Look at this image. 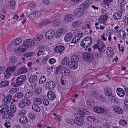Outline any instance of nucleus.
Listing matches in <instances>:
<instances>
[{"label": "nucleus", "instance_id": "774afa93", "mask_svg": "<svg viewBox=\"0 0 128 128\" xmlns=\"http://www.w3.org/2000/svg\"><path fill=\"white\" fill-rule=\"evenodd\" d=\"M10 101H8V99L6 97L4 98L2 100V102L6 104H8L10 102Z\"/></svg>", "mask_w": 128, "mask_h": 128}, {"label": "nucleus", "instance_id": "f257e3e1", "mask_svg": "<svg viewBox=\"0 0 128 128\" xmlns=\"http://www.w3.org/2000/svg\"><path fill=\"white\" fill-rule=\"evenodd\" d=\"M34 45V40H26L23 42V45L20 46L15 52L17 53L23 52L26 50L28 47H30Z\"/></svg>", "mask_w": 128, "mask_h": 128}, {"label": "nucleus", "instance_id": "e433bc0d", "mask_svg": "<svg viewBox=\"0 0 128 128\" xmlns=\"http://www.w3.org/2000/svg\"><path fill=\"white\" fill-rule=\"evenodd\" d=\"M81 24L80 22L76 20L74 21L72 23V25L73 27L76 28L79 26Z\"/></svg>", "mask_w": 128, "mask_h": 128}, {"label": "nucleus", "instance_id": "4be33fe9", "mask_svg": "<svg viewBox=\"0 0 128 128\" xmlns=\"http://www.w3.org/2000/svg\"><path fill=\"white\" fill-rule=\"evenodd\" d=\"M17 61L15 56H12L9 58V63L10 64L13 65L16 63Z\"/></svg>", "mask_w": 128, "mask_h": 128}, {"label": "nucleus", "instance_id": "393cba45", "mask_svg": "<svg viewBox=\"0 0 128 128\" xmlns=\"http://www.w3.org/2000/svg\"><path fill=\"white\" fill-rule=\"evenodd\" d=\"M21 41V39L20 38H18L12 40V44L14 46L20 44Z\"/></svg>", "mask_w": 128, "mask_h": 128}, {"label": "nucleus", "instance_id": "0e129e2a", "mask_svg": "<svg viewBox=\"0 0 128 128\" xmlns=\"http://www.w3.org/2000/svg\"><path fill=\"white\" fill-rule=\"evenodd\" d=\"M43 103L44 105L47 106L49 104V102L48 100L46 99L43 101Z\"/></svg>", "mask_w": 128, "mask_h": 128}, {"label": "nucleus", "instance_id": "de8ad7c7", "mask_svg": "<svg viewBox=\"0 0 128 128\" xmlns=\"http://www.w3.org/2000/svg\"><path fill=\"white\" fill-rule=\"evenodd\" d=\"M100 18L103 20V21L104 22L107 20L108 18V16L106 15H103Z\"/></svg>", "mask_w": 128, "mask_h": 128}, {"label": "nucleus", "instance_id": "603ef678", "mask_svg": "<svg viewBox=\"0 0 128 128\" xmlns=\"http://www.w3.org/2000/svg\"><path fill=\"white\" fill-rule=\"evenodd\" d=\"M119 124L123 126L126 125L127 124V122L125 120H121L119 121Z\"/></svg>", "mask_w": 128, "mask_h": 128}, {"label": "nucleus", "instance_id": "6e6d98bb", "mask_svg": "<svg viewBox=\"0 0 128 128\" xmlns=\"http://www.w3.org/2000/svg\"><path fill=\"white\" fill-rule=\"evenodd\" d=\"M86 103L88 105H92L94 103V101L92 100H88L86 101Z\"/></svg>", "mask_w": 128, "mask_h": 128}, {"label": "nucleus", "instance_id": "72a5a7b5", "mask_svg": "<svg viewBox=\"0 0 128 128\" xmlns=\"http://www.w3.org/2000/svg\"><path fill=\"white\" fill-rule=\"evenodd\" d=\"M33 93L30 90H29L27 91L26 94H25L24 97L25 98H28L32 96Z\"/></svg>", "mask_w": 128, "mask_h": 128}, {"label": "nucleus", "instance_id": "864d4df0", "mask_svg": "<svg viewBox=\"0 0 128 128\" xmlns=\"http://www.w3.org/2000/svg\"><path fill=\"white\" fill-rule=\"evenodd\" d=\"M42 37L41 36H38L36 38H34V40L36 41H38L40 40L42 38Z\"/></svg>", "mask_w": 128, "mask_h": 128}, {"label": "nucleus", "instance_id": "8fccbe9b", "mask_svg": "<svg viewBox=\"0 0 128 128\" xmlns=\"http://www.w3.org/2000/svg\"><path fill=\"white\" fill-rule=\"evenodd\" d=\"M60 70H61V65H59L56 68V71L55 72V74H58Z\"/></svg>", "mask_w": 128, "mask_h": 128}, {"label": "nucleus", "instance_id": "a878e982", "mask_svg": "<svg viewBox=\"0 0 128 128\" xmlns=\"http://www.w3.org/2000/svg\"><path fill=\"white\" fill-rule=\"evenodd\" d=\"M37 77L36 75H33L29 78V82L31 83H33L37 80Z\"/></svg>", "mask_w": 128, "mask_h": 128}, {"label": "nucleus", "instance_id": "c9c22d12", "mask_svg": "<svg viewBox=\"0 0 128 128\" xmlns=\"http://www.w3.org/2000/svg\"><path fill=\"white\" fill-rule=\"evenodd\" d=\"M69 62L68 58H65L62 60V64L64 66H66L68 65Z\"/></svg>", "mask_w": 128, "mask_h": 128}, {"label": "nucleus", "instance_id": "052dcab7", "mask_svg": "<svg viewBox=\"0 0 128 128\" xmlns=\"http://www.w3.org/2000/svg\"><path fill=\"white\" fill-rule=\"evenodd\" d=\"M18 90L17 88H13L11 89L10 90V92L11 93L14 94Z\"/></svg>", "mask_w": 128, "mask_h": 128}, {"label": "nucleus", "instance_id": "338daca9", "mask_svg": "<svg viewBox=\"0 0 128 128\" xmlns=\"http://www.w3.org/2000/svg\"><path fill=\"white\" fill-rule=\"evenodd\" d=\"M78 67V65L77 64V63H75V64L72 67V66L70 67V69H72L75 70Z\"/></svg>", "mask_w": 128, "mask_h": 128}, {"label": "nucleus", "instance_id": "c03bdc74", "mask_svg": "<svg viewBox=\"0 0 128 128\" xmlns=\"http://www.w3.org/2000/svg\"><path fill=\"white\" fill-rule=\"evenodd\" d=\"M46 78L45 76H42L39 80V83L40 84H42L46 81Z\"/></svg>", "mask_w": 128, "mask_h": 128}, {"label": "nucleus", "instance_id": "dca6fc26", "mask_svg": "<svg viewBox=\"0 0 128 128\" xmlns=\"http://www.w3.org/2000/svg\"><path fill=\"white\" fill-rule=\"evenodd\" d=\"M28 71L27 68L25 67H22L19 69L17 70V73L20 74L27 72Z\"/></svg>", "mask_w": 128, "mask_h": 128}, {"label": "nucleus", "instance_id": "39448f33", "mask_svg": "<svg viewBox=\"0 0 128 128\" xmlns=\"http://www.w3.org/2000/svg\"><path fill=\"white\" fill-rule=\"evenodd\" d=\"M45 86L47 89L51 90H54L56 87L55 82L52 80L48 82Z\"/></svg>", "mask_w": 128, "mask_h": 128}, {"label": "nucleus", "instance_id": "ea45409f", "mask_svg": "<svg viewBox=\"0 0 128 128\" xmlns=\"http://www.w3.org/2000/svg\"><path fill=\"white\" fill-rule=\"evenodd\" d=\"M106 53L107 54L109 53V55L110 56H112V55H113L114 54V52L112 49H111V48L109 47L107 48V51H106Z\"/></svg>", "mask_w": 128, "mask_h": 128}, {"label": "nucleus", "instance_id": "aec40b11", "mask_svg": "<svg viewBox=\"0 0 128 128\" xmlns=\"http://www.w3.org/2000/svg\"><path fill=\"white\" fill-rule=\"evenodd\" d=\"M85 40H86V42L87 45L86 46V48H88L92 44V39L90 36L86 37L84 38Z\"/></svg>", "mask_w": 128, "mask_h": 128}, {"label": "nucleus", "instance_id": "c756f323", "mask_svg": "<svg viewBox=\"0 0 128 128\" xmlns=\"http://www.w3.org/2000/svg\"><path fill=\"white\" fill-rule=\"evenodd\" d=\"M118 36L120 37L121 36V35H122V37H121V38L124 39L126 38V35L125 32L122 30H120L118 33Z\"/></svg>", "mask_w": 128, "mask_h": 128}, {"label": "nucleus", "instance_id": "09e8293b", "mask_svg": "<svg viewBox=\"0 0 128 128\" xmlns=\"http://www.w3.org/2000/svg\"><path fill=\"white\" fill-rule=\"evenodd\" d=\"M125 0H118V2L120 3L121 5L120 6H125Z\"/></svg>", "mask_w": 128, "mask_h": 128}, {"label": "nucleus", "instance_id": "f8f14e48", "mask_svg": "<svg viewBox=\"0 0 128 128\" xmlns=\"http://www.w3.org/2000/svg\"><path fill=\"white\" fill-rule=\"evenodd\" d=\"M47 95L48 98L51 100H54L56 98L54 93L51 90L49 91L48 92Z\"/></svg>", "mask_w": 128, "mask_h": 128}, {"label": "nucleus", "instance_id": "6ab92c4d", "mask_svg": "<svg viewBox=\"0 0 128 128\" xmlns=\"http://www.w3.org/2000/svg\"><path fill=\"white\" fill-rule=\"evenodd\" d=\"M114 110L119 114H122L123 112L122 109L120 107L116 106H112Z\"/></svg>", "mask_w": 128, "mask_h": 128}, {"label": "nucleus", "instance_id": "49530a36", "mask_svg": "<svg viewBox=\"0 0 128 128\" xmlns=\"http://www.w3.org/2000/svg\"><path fill=\"white\" fill-rule=\"evenodd\" d=\"M16 5V2L13 0L10 1V8L13 9L15 7Z\"/></svg>", "mask_w": 128, "mask_h": 128}, {"label": "nucleus", "instance_id": "412c9836", "mask_svg": "<svg viewBox=\"0 0 128 128\" xmlns=\"http://www.w3.org/2000/svg\"><path fill=\"white\" fill-rule=\"evenodd\" d=\"M84 61H86L87 62H91L93 61L94 59V56H82Z\"/></svg>", "mask_w": 128, "mask_h": 128}, {"label": "nucleus", "instance_id": "5fc2aeb1", "mask_svg": "<svg viewBox=\"0 0 128 128\" xmlns=\"http://www.w3.org/2000/svg\"><path fill=\"white\" fill-rule=\"evenodd\" d=\"M99 99L102 102H104L106 101V99L103 95H100L99 98Z\"/></svg>", "mask_w": 128, "mask_h": 128}, {"label": "nucleus", "instance_id": "4c0bfd02", "mask_svg": "<svg viewBox=\"0 0 128 128\" xmlns=\"http://www.w3.org/2000/svg\"><path fill=\"white\" fill-rule=\"evenodd\" d=\"M90 4L87 2H85L81 4L80 5L81 7L84 8V9H86L88 8V6Z\"/></svg>", "mask_w": 128, "mask_h": 128}, {"label": "nucleus", "instance_id": "37998d69", "mask_svg": "<svg viewBox=\"0 0 128 128\" xmlns=\"http://www.w3.org/2000/svg\"><path fill=\"white\" fill-rule=\"evenodd\" d=\"M87 45V44L86 42V40H85L84 38L80 42V46L83 48H85V46H86H86Z\"/></svg>", "mask_w": 128, "mask_h": 128}, {"label": "nucleus", "instance_id": "5701e85b", "mask_svg": "<svg viewBox=\"0 0 128 128\" xmlns=\"http://www.w3.org/2000/svg\"><path fill=\"white\" fill-rule=\"evenodd\" d=\"M72 36V34L70 32L67 33L66 35L64 38V41L66 42L70 41Z\"/></svg>", "mask_w": 128, "mask_h": 128}, {"label": "nucleus", "instance_id": "9b49d317", "mask_svg": "<svg viewBox=\"0 0 128 128\" xmlns=\"http://www.w3.org/2000/svg\"><path fill=\"white\" fill-rule=\"evenodd\" d=\"M88 113V110L84 108H81L79 112L77 113V115H79L81 117H84V115Z\"/></svg>", "mask_w": 128, "mask_h": 128}, {"label": "nucleus", "instance_id": "1a4fd4ad", "mask_svg": "<svg viewBox=\"0 0 128 128\" xmlns=\"http://www.w3.org/2000/svg\"><path fill=\"white\" fill-rule=\"evenodd\" d=\"M8 106L6 104L1 106H0V114H6L8 110Z\"/></svg>", "mask_w": 128, "mask_h": 128}, {"label": "nucleus", "instance_id": "0eeeda50", "mask_svg": "<svg viewBox=\"0 0 128 128\" xmlns=\"http://www.w3.org/2000/svg\"><path fill=\"white\" fill-rule=\"evenodd\" d=\"M55 34L54 31L52 30H48L46 32L45 37L48 40L52 38Z\"/></svg>", "mask_w": 128, "mask_h": 128}, {"label": "nucleus", "instance_id": "7c9ffc66", "mask_svg": "<svg viewBox=\"0 0 128 128\" xmlns=\"http://www.w3.org/2000/svg\"><path fill=\"white\" fill-rule=\"evenodd\" d=\"M34 102V104L39 105L42 103V101L40 98H35Z\"/></svg>", "mask_w": 128, "mask_h": 128}, {"label": "nucleus", "instance_id": "6e6552de", "mask_svg": "<svg viewBox=\"0 0 128 128\" xmlns=\"http://www.w3.org/2000/svg\"><path fill=\"white\" fill-rule=\"evenodd\" d=\"M84 13V10L82 8H78L76 9L74 11V15L77 16H81Z\"/></svg>", "mask_w": 128, "mask_h": 128}, {"label": "nucleus", "instance_id": "a19ab883", "mask_svg": "<svg viewBox=\"0 0 128 128\" xmlns=\"http://www.w3.org/2000/svg\"><path fill=\"white\" fill-rule=\"evenodd\" d=\"M73 57L71 58L70 61L74 63H77L79 60L78 56H72Z\"/></svg>", "mask_w": 128, "mask_h": 128}, {"label": "nucleus", "instance_id": "473e14b6", "mask_svg": "<svg viewBox=\"0 0 128 128\" xmlns=\"http://www.w3.org/2000/svg\"><path fill=\"white\" fill-rule=\"evenodd\" d=\"M91 94L92 95V96L93 98L96 99L98 98V97L99 95V94L96 90H94V91H92L91 92Z\"/></svg>", "mask_w": 128, "mask_h": 128}, {"label": "nucleus", "instance_id": "58836bf2", "mask_svg": "<svg viewBox=\"0 0 128 128\" xmlns=\"http://www.w3.org/2000/svg\"><path fill=\"white\" fill-rule=\"evenodd\" d=\"M3 116L2 118L5 120H8L10 119V116H9L7 114H2Z\"/></svg>", "mask_w": 128, "mask_h": 128}, {"label": "nucleus", "instance_id": "13d9d810", "mask_svg": "<svg viewBox=\"0 0 128 128\" xmlns=\"http://www.w3.org/2000/svg\"><path fill=\"white\" fill-rule=\"evenodd\" d=\"M34 13V15L36 18L39 17L41 14V12H36Z\"/></svg>", "mask_w": 128, "mask_h": 128}, {"label": "nucleus", "instance_id": "bb28decb", "mask_svg": "<svg viewBox=\"0 0 128 128\" xmlns=\"http://www.w3.org/2000/svg\"><path fill=\"white\" fill-rule=\"evenodd\" d=\"M9 84L8 81L7 80L2 81L0 82V87H5L8 86Z\"/></svg>", "mask_w": 128, "mask_h": 128}, {"label": "nucleus", "instance_id": "3c124183", "mask_svg": "<svg viewBox=\"0 0 128 128\" xmlns=\"http://www.w3.org/2000/svg\"><path fill=\"white\" fill-rule=\"evenodd\" d=\"M36 53L35 52H29L26 54V55L24 56H36Z\"/></svg>", "mask_w": 128, "mask_h": 128}, {"label": "nucleus", "instance_id": "79ce46f5", "mask_svg": "<svg viewBox=\"0 0 128 128\" xmlns=\"http://www.w3.org/2000/svg\"><path fill=\"white\" fill-rule=\"evenodd\" d=\"M42 91V88L40 87L36 88L35 90V92L37 95L40 94Z\"/></svg>", "mask_w": 128, "mask_h": 128}, {"label": "nucleus", "instance_id": "f3484780", "mask_svg": "<svg viewBox=\"0 0 128 128\" xmlns=\"http://www.w3.org/2000/svg\"><path fill=\"white\" fill-rule=\"evenodd\" d=\"M105 46V45L103 44V45H100L98 46V50H99L100 54V56H102L103 53L105 51L106 48Z\"/></svg>", "mask_w": 128, "mask_h": 128}, {"label": "nucleus", "instance_id": "4d7b16f0", "mask_svg": "<svg viewBox=\"0 0 128 128\" xmlns=\"http://www.w3.org/2000/svg\"><path fill=\"white\" fill-rule=\"evenodd\" d=\"M88 118L92 120L94 122H96L98 120L96 119V118L94 116H89Z\"/></svg>", "mask_w": 128, "mask_h": 128}, {"label": "nucleus", "instance_id": "2f4dec72", "mask_svg": "<svg viewBox=\"0 0 128 128\" xmlns=\"http://www.w3.org/2000/svg\"><path fill=\"white\" fill-rule=\"evenodd\" d=\"M38 105L34 104L32 106V109L36 112H39L40 110V108Z\"/></svg>", "mask_w": 128, "mask_h": 128}, {"label": "nucleus", "instance_id": "9d476101", "mask_svg": "<svg viewBox=\"0 0 128 128\" xmlns=\"http://www.w3.org/2000/svg\"><path fill=\"white\" fill-rule=\"evenodd\" d=\"M66 48L65 47L63 46H56L54 48V50L55 52L59 53L60 54Z\"/></svg>", "mask_w": 128, "mask_h": 128}, {"label": "nucleus", "instance_id": "bf43d9fd", "mask_svg": "<svg viewBox=\"0 0 128 128\" xmlns=\"http://www.w3.org/2000/svg\"><path fill=\"white\" fill-rule=\"evenodd\" d=\"M28 17L30 19L32 20H34V18H36L34 15V13H32V14L29 15Z\"/></svg>", "mask_w": 128, "mask_h": 128}, {"label": "nucleus", "instance_id": "cd10ccee", "mask_svg": "<svg viewBox=\"0 0 128 128\" xmlns=\"http://www.w3.org/2000/svg\"><path fill=\"white\" fill-rule=\"evenodd\" d=\"M28 120L27 118L24 116L21 117L19 119V121L21 123L26 124Z\"/></svg>", "mask_w": 128, "mask_h": 128}, {"label": "nucleus", "instance_id": "c85d7f7f", "mask_svg": "<svg viewBox=\"0 0 128 128\" xmlns=\"http://www.w3.org/2000/svg\"><path fill=\"white\" fill-rule=\"evenodd\" d=\"M112 16L114 19L116 20H118L121 18V14L120 15L119 13L115 12L113 14Z\"/></svg>", "mask_w": 128, "mask_h": 128}, {"label": "nucleus", "instance_id": "423d86ee", "mask_svg": "<svg viewBox=\"0 0 128 128\" xmlns=\"http://www.w3.org/2000/svg\"><path fill=\"white\" fill-rule=\"evenodd\" d=\"M26 76L25 75H22L18 77L16 79V83L18 85H21L24 83V81L26 79Z\"/></svg>", "mask_w": 128, "mask_h": 128}, {"label": "nucleus", "instance_id": "20e7f679", "mask_svg": "<svg viewBox=\"0 0 128 128\" xmlns=\"http://www.w3.org/2000/svg\"><path fill=\"white\" fill-rule=\"evenodd\" d=\"M77 116L74 119L75 123L79 126L83 125L84 123V117L80 116L79 115H77Z\"/></svg>", "mask_w": 128, "mask_h": 128}, {"label": "nucleus", "instance_id": "f03ea898", "mask_svg": "<svg viewBox=\"0 0 128 128\" xmlns=\"http://www.w3.org/2000/svg\"><path fill=\"white\" fill-rule=\"evenodd\" d=\"M30 104V101L28 99L25 98L22 99L21 102H20L18 104V106L21 108H23L26 106H29Z\"/></svg>", "mask_w": 128, "mask_h": 128}, {"label": "nucleus", "instance_id": "680f3d73", "mask_svg": "<svg viewBox=\"0 0 128 128\" xmlns=\"http://www.w3.org/2000/svg\"><path fill=\"white\" fill-rule=\"evenodd\" d=\"M48 62L50 64H53L56 62V60L54 58H52L50 59L49 60Z\"/></svg>", "mask_w": 128, "mask_h": 128}, {"label": "nucleus", "instance_id": "ddd939ff", "mask_svg": "<svg viewBox=\"0 0 128 128\" xmlns=\"http://www.w3.org/2000/svg\"><path fill=\"white\" fill-rule=\"evenodd\" d=\"M104 93L105 95L109 96L112 94V91L110 88L107 86L105 87L104 90Z\"/></svg>", "mask_w": 128, "mask_h": 128}, {"label": "nucleus", "instance_id": "a18cd8bd", "mask_svg": "<svg viewBox=\"0 0 128 128\" xmlns=\"http://www.w3.org/2000/svg\"><path fill=\"white\" fill-rule=\"evenodd\" d=\"M24 94L22 92H18L15 94V96L19 98H22L24 96Z\"/></svg>", "mask_w": 128, "mask_h": 128}, {"label": "nucleus", "instance_id": "e2e57ef3", "mask_svg": "<svg viewBox=\"0 0 128 128\" xmlns=\"http://www.w3.org/2000/svg\"><path fill=\"white\" fill-rule=\"evenodd\" d=\"M4 126L7 128H8L11 126L10 124V123L9 122H6L5 123Z\"/></svg>", "mask_w": 128, "mask_h": 128}, {"label": "nucleus", "instance_id": "2eb2a0df", "mask_svg": "<svg viewBox=\"0 0 128 128\" xmlns=\"http://www.w3.org/2000/svg\"><path fill=\"white\" fill-rule=\"evenodd\" d=\"M116 93L120 97H123L125 94L124 91L122 88H117Z\"/></svg>", "mask_w": 128, "mask_h": 128}, {"label": "nucleus", "instance_id": "b1692460", "mask_svg": "<svg viewBox=\"0 0 128 128\" xmlns=\"http://www.w3.org/2000/svg\"><path fill=\"white\" fill-rule=\"evenodd\" d=\"M74 18V16L72 14H69L65 16L64 19L65 20L68 22H70L72 21Z\"/></svg>", "mask_w": 128, "mask_h": 128}, {"label": "nucleus", "instance_id": "69168bd1", "mask_svg": "<svg viewBox=\"0 0 128 128\" xmlns=\"http://www.w3.org/2000/svg\"><path fill=\"white\" fill-rule=\"evenodd\" d=\"M54 22L56 26H58L60 24V22L58 19H57L55 20Z\"/></svg>", "mask_w": 128, "mask_h": 128}, {"label": "nucleus", "instance_id": "7ed1b4c3", "mask_svg": "<svg viewBox=\"0 0 128 128\" xmlns=\"http://www.w3.org/2000/svg\"><path fill=\"white\" fill-rule=\"evenodd\" d=\"M15 69L16 66H12L8 67L6 70V74L4 75V76H10L12 73L14 71Z\"/></svg>", "mask_w": 128, "mask_h": 128}, {"label": "nucleus", "instance_id": "4468645a", "mask_svg": "<svg viewBox=\"0 0 128 128\" xmlns=\"http://www.w3.org/2000/svg\"><path fill=\"white\" fill-rule=\"evenodd\" d=\"M94 111L98 114L103 113L104 110V109L99 106L95 107L93 108Z\"/></svg>", "mask_w": 128, "mask_h": 128}, {"label": "nucleus", "instance_id": "f704fd0d", "mask_svg": "<svg viewBox=\"0 0 128 128\" xmlns=\"http://www.w3.org/2000/svg\"><path fill=\"white\" fill-rule=\"evenodd\" d=\"M62 70H63L64 72L66 74V76H68L70 74V71L69 69L68 68L65 67H63Z\"/></svg>", "mask_w": 128, "mask_h": 128}, {"label": "nucleus", "instance_id": "a211bd4d", "mask_svg": "<svg viewBox=\"0 0 128 128\" xmlns=\"http://www.w3.org/2000/svg\"><path fill=\"white\" fill-rule=\"evenodd\" d=\"M63 30L62 28H60L58 29L55 35V38H60L63 32Z\"/></svg>", "mask_w": 128, "mask_h": 128}]
</instances>
